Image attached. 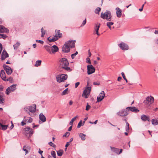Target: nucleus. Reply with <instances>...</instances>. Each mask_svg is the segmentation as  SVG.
I'll use <instances>...</instances> for the list:
<instances>
[{
  "label": "nucleus",
  "instance_id": "f257e3e1",
  "mask_svg": "<svg viewBox=\"0 0 158 158\" xmlns=\"http://www.w3.org/2000/svg\"><path fill=\"white\" fill-rule=\"evenodd\" d=\"M59 66L64 69L65 70L71 71L72 69L68 67L69 65V62L68 60L65 58H63L60 59L59 61Z\"/></svg>",
  "mask_w": 158,
  "mask_h": 158
},
{
  "label": "nucleus",
  "instance_id": "f03ea898",
  "mask_svg": "<svg viewBox=\"0 0 158 158\" xmlns=\"http://www.w3.org/2000/svg\"><path fill=\"white\" fill-rule=\"evenodd\" d=\"M101 17L103 19H106L107 21H111L112 16L109 10H106L104 13L103 12L101 13Z\"/></svg>",
  "mask_w": 158,
  "mask_h": 158
},
{
  "label": "nucleus",
  "instance_id": "7ed1b4c3",
  "mask_svg": "<svg viewBox=\"0 0 158 158\" xmlns=\"http://www.w3.org/2000/svg\"><path fill=\"white\" fill-rule=\"evenodd\" d=\"M154 101V98L152 96H148L146 98V100H144L143 103L146 105V106L148 107L153 103Z\"/></svg>",
  "mask_w": 158,
  "mask_h": 158
},
{
  "label": "nucleus",
  "instance_id": "20e7f679",
  "mask_svg": "<svg viewBox=\"0 0 158 158\" xmlns=\"http://www.w3.org/2000/svg\"><path fill=\"white\" fill-rule=\"evenodd\" d=\"M67 78L68 76L66 74H62L56 77L57 81L59 83L64 82Z\"/></svg>",
  "mask_w": 158,
  "mask_h": 158
},
{
  "label": "nucleus",
  "instance_id": "39448f33",
  "mask_svg": "<svg viewBox=\"0 0 158 158\" xmlns=\"http://www.w3.org/2000/svg\"><path fill=\"white\" fill-rule=\"evenodd\" d=\"M91 87H86L84 90L82 94V97L87 98L89 97L91 91Z\"/></svg>",
  "mask_w": 158,
  "mask_h": 158
},
{
  "label": "nucleus",
  "instance_id": "423d86ee",
  "mask_svg": "<svg viewBox=\"0 0 158 158\" xmlns=\"http://www.w3.org/2000/svg\"><path fill=\"white\" fill-rule=\"evenodd\" d=\"M70 42V41H67V42H66L64 45L63 46L62 48V50L63 52H64L67 53L69 52L70 49V47H71V45H68V44H69V43ZM74 46V43H72V47Z\"/></svg>",
  "mask_w": 158,
  "mask_h": 158
},
{
  "label": "nucleus",
  "instance_id": "0eeeda50",
  "mask_svg": "<svg viewBox=\"0 0 158 158\" xmlns=\"http://www.w3.org/2000/svg\"><path fill=\"white\" fill-rule=\"evenodd\" d=\"M16 84H14L8 87L6 89V94L8 95L10 93L14 91L16 89Z\"/></svg>",
  "mask_w": 158,
  "mask_h": 158
},
{
  "label": "nucleus",
  "instance_id": "6e6552de",
  "mask_svg": "<svg viewBox=\"0 0 158 158\" xmlns=\"http://www.w3.org/2000/svg\"><path fill=\"white\" fill-rule=\"evenodd\" d=\"M129 114V111L126 108L125 109L119 111L117 113V114L120 116L123 117Z\"/></svg>",
  "mask_w": 158,
  "mask_h": 158
},
{
  "label": "nucleus",
  "instance_id": "1a4fd4ad",
  "mask_svg": "<svg viewBox=\"0 0 158 158\" xmlns=\"http://www.w3.org/2000/svg\"><path fill=\"white\" fill-rule=\"evenodd\" d=\"M3 67L7 75H10L12 73V69L10 67L6 64H3Z\"/></svg>",
  "mask_w": 158,
  "mask_h": 158
},
{
  "label": "nucleus",
  "instance_id": "9d476101",
  "mask_svg": "<svg viewBox=\"0 0 158 158\" xmlns=\"http://www.w3.org/2000/svg\"><path fill=\"white\" fill-rule=\"evenodd\" d=\"M87 73L88 75L91 74L95 72V69L92 65H88L87 66Z\"/></svg>",
  "mask_w": 158,
  "mask_h": 158
},
{
  "label": "nucleus",
  "instance_id": "9b49d317",
  "mask_svg": "<svg viewBox=\"0 0 158 158\" xmlns=\"http://www.w3.org/2000/svg\"><path fill=\"white\" fill-rule=\"evenodd\" d=\"M118 46L122 50H127L129 49L128 45L124 42H122L118 44Z\"/></svg>",
  "mask_w": 158,
  "mask_h": 158
},
{
  "label": "nucleus",
  "instance_id": "f8f14e48",
  "mask_svg": "<svg viewBox=\"0 0 158 158\" xmlns=\"http://www.w3.org/2000/svg\"><path fill=\"white\" fill-rule=\"evenodd\" d=\"M25 133L27 135H31L34 133L33 130L29 127H27L24 129Z\"/></svg>",
  "mask_w": 158,
  "mask_h": 158
},
{
  "label": "nucleus",
  "instance_id": "ddd939ff",
  "mask_svg": "<svg viewBox=\"0 0 158 158\" xmlns=\"http://www.w3.org/2000/svg\"><path fill=\"white\" fill-rule=\"evenodd\" d=\"M105 96V94L104 91H102L99 94L98 97H97V102H99L102 101Z\"/></svg>",
  "mask_w": 158,
  "mask_h": 158
},
{
  "label": "nucleus",
  "instance_id": "4468645a",
  "mask_svg": "<svg viewBox=\"0 0 158 158\" xmlns=\"http://www.w3.org/2000/svg\"><path fill=\"white\" fill-rule=\"evenodd\" d=\"M126 109L128 111L130 110L134 113H137L139 111V110L135 106L127 107L126 108Z\"/></svg>",
  "mask_w": 158,
  "mask_h": 158
},
{
  "label": "nucleus",
  "instance_id": "2eb2a0df",
  "mask_svg": "<svg viewBox=\"0 0 158 158\" xmlns=\"http://www.w3.org/2000/svg\"><path fill=\"white\" fill-rule=\"evenodd\" d=\"M9 57L8 54L5 50H3L1 55V59L2 61Z\"/></svg>",
  "mask_w": 158,
  "mask_h": 158
},
{
  "label": "nucleus",
  "instance_id": "dca6fc26",
  "mask_svg": "<svg viewBox=\"0 0 158 158\" xmlns=\"http://www.w3.org/2000/svg\"><path fill=\"white\" fill-rule=\"evenodd\" d=\"M36 107V106L35 104H33L32 106H29L27 109L30 112L33 113L35 112Z\"/></svg>",
  "mask_w": 158,
  "mask_h": 158
},
{
  "label": "nucleus",
  "instance_id": "f3484780",
  "mask_svg": "<svg viewBox=\"0 0 158 158\" xmlns=\"http://www.w3.org/2000/svg\"><path fill=\"white\" fill-rule=\"evenodd\" d=\"M9 32V30L7 29L6 28L4 27L2 25H0V32L3 33L6 32L8 33Z\"/></svg>",
  "mask_w": 158,
  "mask_h": 158
},
{
  "label": "nucleus",
  "instance_id": "a211bd4d",
  "mask_svg": "<svg viewBox=\"0 0 158 158\" xmlns=\"http://www.w3.org/2000/svg\"><path fill=\"white\" fill-rule=\"evenodd\" d=\"M111 149L113 150V151L117 153L118 154H119L121 153L123 151V149H120V150L118 148H112V147H111Z\"/></svg>",
  "mask_w": 158,
  "mask_h": 158
},
{
  "label": "nucleus",
  "instance_id": "6ab92c4d",
  "mask_svg": "<svg viewBox=\"0 0 158 158\" xmlns=\"http://www.w3.org/2000/svg\"><path fill=\"white\" fill-rule=\"evenodd\" d=\"M58 39L55 35L53 37L50 36L48 38V40L50 42H55Z\"/></svg>",
  "mask_w": 158,
  "mask_h": 158
},
{
  "label": "nucleus",
  "instance_id": "aec40b11",
  "mask_svg": "<svg viewBox=\"0 0 158 158\" xmlns=\"http://www.w3.org/2000/svg\"><path fill=\"white\" fill-rule=\"evenodd\" d=\"M6 74L4 71L3 70H2L0 72V76L3 80H5V79H6Z\"/></svg>",
  "mask_w": 158,
  "mask_h": 158
},
{
  "label": "nucleus",
  "instance_id": "412c9836",
  "mask_svg": "<svg viewBox=\"0 0 158 158\" xmlns=\"http://www.w3.org/2000/svg\"><path fill=\"white\" fill-rule=\"evenodd\" d=\"M100 24L99 23H97L96 24L95 26L94 27V30L96 31V34L98 36H99L100 35L98 33V30L100 27Z\"/></svg>",
  "mask_w": 158,
  "mask_h": 158
},
{
  "label": "nucleus",
  "instance_id": "4be33fe9",
  "mask_svg": "<svg viewBox=\"0 0 158 158\" xmlns=\"http://www.w3.org/2000/svg\"><path fill=\"white\" fill-rule=\"evenodd\" d=\"M116 15L117 16L118 18H120L122 15V10L119 8L117 7L116 8Z\"/></svg>",
  "mask_w": 158,
  "mask_h": 158
},
{
  "label": "nucleus",
  "instance_id": "5701e85b",
  "mask_svg": "<svg viewBox=\"0 0 158 158\" xmlns=\"http://www.w3.org/2000/svg\"><path fill=\"white\" fill-rule=\"evenodd\" d=\"M5 102L4 99V98L3 94L1 92H0V103L3 104Z\"/></svg>",
  "mask_w": 158,
  "mask_h": 158
},
{
  "label": "nucleus",
  "instance_id": "b1692460",
  "mask_svg": "<svg viewBox=\"0 0 158 158\" xmlns=\"http://www.w3.org/2000/svg\"><path fill=\"white\" fill-rule=\"evenodd\" d=\"M40 119L43 122H44L46 121V118L45 116L42 113H41L39 116Z\"/></svg>",
  "mask_w": 158,
  "mask_h": 158
},
{
  "label": "nucleus",
  "instance_id": "393cba45",
  "mask_svg": "<svg viewBox=\"0 0 158 158\" xmlns=\"http://www.w3.org/2000/svg\"><path fill=\"white\" fill-rule=\"evenodd\" d=\"M52 54H54L58 51V47L55 45L52 46Z\"/></svg>",
  "mask_w": 158,
  "mask_h": 158
},
{
  "label": "nucleus",
  "instance_id": "a878e982",
  "mask_svg": "<svg viewBox=\"0 0 158 158\" xmlns=\"http://www.w3.org/2000/svg\"><path fill=\"white\" fill-rule=\"evenodd\" d=\"M45 48L46 50L50 54H52V47L48 45L45 46Z\"/></svg>",
  "mask_w": 158,
  "mask_h": 158
},
{
  "label": "nucleus",
  "instance_id": "bb28decb",
  "mask_svg": "<svg viewBox=\"0 0 158 158\" xmlns=\"http://www.w3.org/2000/svg\"><path fill=\"white\" fill-rule=\"evenodd\" d=\"M23 120L25 122H27L29 123H31L32 122L33 119L31 117H28L27 119H26L25 117L23 119Z\"/></svg>",
  "mask_w": 158,
  "mask_h": 158
},
{
  "label": "nucleus",
  "instance_id": "cd10ccee",
  "mask_svg": "<svg viewBox=\"0 0 158 158\" xmlns=\"http://www.w3.org/2000/svg\"><path fill=\"white\" fill-rule=\"evenodd\" d=\"M57 33L55 35L58 39L62 37V34L60 33V30H57Z\"/></svg>",
  "mask_w": 158,
  "mask_h": 158
},
{
  "label": "nucleus",
  "instance_id": "c85d7f7f",
  "mask_svg": "<svg viewBox=\"0 0 158 158\" xmlns=\"http://www.w3.org/2000/svg\"><path fill=\"white\" fill-rule=\"evenodd\" d=\"M141 118L142 121L145 122L147 120V118H148V116L145 114H142L141 116Z\"/></svg>",
  "mask_w": 158,
  "mask_h": 158
},
{
  "label": "nucleus",
  "instance_id": "c756f323",
  "mask_svg": "<svg viewBox=\"0 0 158 158\" xmlns=\"http://www.w3.org/2000/svg\"><path fill=\"white\" fill-rule=\"evenodd\" d=\"M68 41H70V42L69 43V44H68V45H70V46L71 45V46L72 45V43H74V46L73 45V46L72 47H70V48H74L75 47V44L76 42V40H69Z\"/></svg>",
  "mask_w": 158,
  "mask_h": 158
},
{
  "label": "nucleus",
  "instance_id": "7c9ffc66",
  "mask_svg": "<svg viewBox=\"0 0 158 158\" xmlns=\"http://www.w3.org/2000/svg\"><path fill=\"white\" fill-rule=\"evenodd\" d=\"M152 123L153 125H156L158 124V120L156 119H152Z\"/></svg>",
  "mask_w": 158,
  "mask_h": 158
},
{
  "label": "nucleus",
  "instance_id": "2f4dec72",
  "mask_svg": "<svg viewBox=\"0 0 158 158\" xmlns=\"http://www.w3.org/2000/svg\"><path fill=\"white\" fill-rule=\"evenodd\" d=\"M79 136L82 140H85V135L83 133H80L79 134Z\"/></svg>",
  "mask_w": 158,
  "mask_h": 158
},
{
  "label": "nucleus",
  "instance_id": "473e14b6",
  "mask_svg": "<svg viewBox=\"0 0 158 158\" xmlns=\"http://www.w3.org/2000/svg\"><path fill=\"white\" fill-rule=\"evenodd\" d=\"M63 151L62 150H60L57 151V154L58 156H61L63 155Z\"/></svg>",
  "mask_w": 158,
  "mask_h": 158
},
{
  "label": "nucleus",
  "instance_id": "72a5a7b5",
  "mask_svg": "<svg viewBox=\"0 0 158 158\" xmlns=\"http://www.w3.org/2000/svg\"><path fill=\"white\" fill-rule=\"evenodd\" d=\"M41 61L40 60H37L35 62V66L36 67L39 66L41 64Z\"/></svg>",
  "mask_w": 158,
  "mask_h": 158
},
{
  "label": "nucleus",
  "instance_id": "f704fd0d",
  "mask_svg": "<svg viewBox=\"0 0 158 158\" xmlns=\"http://www.w3.org/2000/svg\"><path fill=\"white\" fill-rule=\"evenodd\" d=\"M85 122V121H84L83 122V123L82 124V120H81L79 122V123H78V125H77V128H80L81 127V126L83 125L84 124Z\"/></svg>",
  "mask_w": 158,
  "mask_h": 158
},
{
  "label": "nucleus",
  "instance_id": "c9c22d12",
  "mask_svg": "<svg viewBox=\"0 0 158 158\" xmlns=\"http://www.w3.org/2000/svg\"><path fill=\"white\" fill-rule=\"evenodd\" d=\"M20 44L19 42H17L16 44L13 45V47L15 49H16L19 46Z\"/></svg>",
  "mask_w": 158,
  "mask_h": 158
},
{
  "label": "nucleus",
  "instance_id": "e433bc0d",
  "mask_svg": "<svg viewBox=\"0 0 158 158\" xmlns=\"http://www.w3.org/2000/svg\"><path fill=\"white\" fill-rule=\"evenodd\" d=\"M78 117V116L77 115L74 118H72V119H71V120L69 123V124L70 125H72L73 122L76 120V118Z\"/></svg>",
  "mask_w": 158,
  "mask_h": 158
},
{
  "label": "nucleus",
  "instance_id": "4c0bfd02",
  "mask_svg": "<svg viewBox=\"0 0 158 158\" xmlns=\"http://www.w3.org/2000/svg\"><path fill=\"white\" fill-rule=\"evenodd\" d=\"M101 8L100 7H97L95 10V13L97 14H99V12L101 11Z\"/></svg>",
  "mask_w": 158,
  "mask_h": 158
},
{
  "label": "nucleus",
  "instance_id": "58836bf2",
  "mask_svg": "<svg viewBox=\"0 0 158 158\" xmlns=\"http://www.w3.org/2000/svg\"><path fill=\"white\" fill-rule=\"evenodd\" d=\"M125 121H126V129L127 131L129 130V124L127 122V121L125 119Z\"/></svg>",
  "mask_w": 158,
  "mask_h": 158
},
{
  "label": "nucleus",
  "instance_id": "ea45409f",
  "mask_svg": "<svg viewBox=\"0 0 158 158\" xmlns=\"http://www.w3.org/2000/svg\"><path fill=\"white\" fill-rule=\"evenodd\" d=\"M1 127H2V129L3 130H5L7 129L8 126L6 125H3L2 124L1 125Z\"/></svg>",
  "mask_w": 158,
  "mask_h": 158
},
{
  "label": "nucleus",
  "instance_id": "a19ab883",
  "mask_svg": "<svg viewBox=\"0 0 158 158\" xmlns=\"http://www.w3.org/2000/svg\"><path fill=\"white\" fill-rule=\"evenodd\" d=\"M5 80H4L5 81H9L10 82H12L13 81V78L11 77H10L9 78L6 79V78Z\"/></svg>",
  "mask_w": 158,
  "mask_h": 158
},
{
  "label": "nucleus",
  "instance_id": "79ce46f5",
  "mask_svg": "<svg viewBox=\"0 0 158 158\" xmlns=\"http://www.w3.org/2000/svg\"><path fill=\"white\" fill-rule=\"evenodd\" d=\"M41 32L42 33L41 36L42 37H43L46 31L44 30L43 28H42L41 29Z\"/></svg>",
  "mask_w": 158,
  "mask_h": 158
},
{
  "label": "nucleus",
  "instance_id": "37998d69",
  "mask_svg": "<svg viewBox=\"0 0 158 158\" xmlns=\"http://www.w3.org/2000/svg\"><path fill=\"white\" fill-rule=\"evenodd\" d=\"M51 154L52 156L54 157V158H56V152L54 151H52L51 152Z\"/></svg>",
  "mask_w": 158,
  "mask_h": 158
},
{
  "label": "nucleus",
  "instance_id": "c03bdc74",
  "mask_svg": "<svg viewBox=\"0 0 158 158\" xmlns=\"http://www.w3.org/2000/svg\"><path fill=\"white\" fill-rule=\"evenodd\" d=\"M48 144L50 146L55 148L56 147V145L54 144L52 142H50L48 143Z\"/></svg>",
  "mask_w": 158,
  "mask_h": 158
},
{
  "label": "nucleus",
  "instance_id": "a18cd8bd",
  "mask_svg": "<svg viewBox=\"0 0 158 158\" xmlns=\"http://www.w3.org/2000/svg\"><path fill=\"white\" fill-rule=\"evenodd\" d=\"M1 37H0V39L3 38L4 39H5L7 37L6 35L4 34H1Z\"/></svg>",
  "mask_w": 158,
  "mask_h": 158
},
{
  "label": "nucleus",
  "instance_id": "49530a36",
  "mask_svg": "<svg viewBox=\"0 0 158 158\" xmlns=\"http://www.w3.org/2000/svg\"><path fill=\"white\" fill-rule=\"evenodd\" d=\"M68 90V88H67L65 89L64 90L62 93V94L63 95L66 94H67V92Z\"/></svg>",
  "mask_w": 158,
  "mask_h": 158
},
{
  "label": "nucleus",
  "instance_id": "de8ad7c7",
  "mask_svg": "<svg viewBox=\"0 0 158 158\" xmlns=\"http://www.w3.org/2000/svg\"><path fill=\"white\" fill-rule=\"evenodd\" d=\"M78 54V52H76L75 53L71 55V57L73 59L75 57V56Z\"/></svg>",
  "mask_w": 158,
  "mask_h": 158
},
{
  "label": "nucleus",
  "instance_id": "09e8293b",
  "mask_svg": "<svg viewBox=\"0 0 158 158\" xmlns=\"http://www.w3.org/2000/svg\"><path fill=\"white\" fill-rule=\"evenodd\" d=\"M114 24V23L112 22H108L106 23L107 26H111Z\"/></svg>",
  "mask_w": 158,
  "mask_h": 158
},
{
  "label": "nucleus",
  "instance_id": "8fccbe9b",
  "mask_svg": "<svg viewBox=\"0 0 158 158\" xmlns=\"http://www.w3.org/2000/svg\"><path fill=\"white\" fill-rule=\"evenodd\" d=\"M90 107L91 106L87 103L86 106L85 110L87 111H88L90 109Z\"/></svg>",
  "mask_w": 158,
  "mask_h": 158
},
{
  "label": "nucleus",
  "instance_id": "3c124183",
  "mask_svg": "<svg viewBox=\"0 0 158 158\" xmlns=\"http://www.w3.org/2000/svg\"><path fill=\"white\" fill-rule=\"evenodd\" d=\"M86 19H85L83 22L82 23L81 25V27H82L84 26L85 24L86 23Z\"/></svg>",
  "mask_w": 158,
  "mask_h": 158
},
{
  "label": "nucleus",
  "instance_id": "603ef678",
  "mask_svg": "<svg viewBox=\"0 0 158 158\" xmlns=\"http://www.w3.org/2000/svg\"><path fill=\"white\" fill-rule=\"evenodd\" d=\"M70 135V133L69 132H66L64 135H63V136H65L66 137H68Z\"/></svg>",
  "mask_w": 158,
  "mask_h": 158
},
{
  "label": "nucleus",
  "instance_id": "864d4df0",
  "mask_svg": "<svg viewBox=\"0 0 158 158\" xmlns=\"http://www.w3.org/2000/svg\"><path fill=\"white\" fill-rule=\"evenodd\" d=\"M86 63L88 64H90L91 63V61L90 58L89 57H87L86 58Z\"/></svg>",
  "mask_w": 158,
  "mask_h": 158
},
{
  "label": "nucleus",
  "instance_id": "5fc2aeb1",
  "mask_svg": "<svg viewBox=\"0 0 158 158\" xmlns=\"http://www.w3.org/2000/svg\"><path fill=\"white\" fill-rule=\"evenodd\" d=\"M36 42H38L40 43L41 44H43V43H44V42L43 41H42V40H36Z\"/></svg>",
  "mask_w": 158,
  "mask_h": 158
},
{
  "label": "nucleus",
  "instance_id": "6e6d98bb",
  "mask_svg": "<svg viewBox=\"0 0 158 158\" xmlns=\"http://www.w3.org/2000/svg\"><path fill=\"white\" fill-rule=\"evenodd\" d=\"M26 148L25 146H24L23 147V150L24 151H25L26 152V154H27L28 153V151L25 148Z\"/></svg>",
  "mask_w": 158,
  "mask_h": 158
},
{
  "label": "nucleus",
  "instance_id": "4d7b16f0",
  "mask_svg": "<svg viewBox=\"0 0 158 158\" xmlns=\"http://www.w3.org/2000/svg\"><path fill=\"white\" fill-rule=\"evenodd\" d=\"M80 84V83L79 82H76L75 84V88H77L78 87V86Z\"/></svg>",
  "mask_w": 158,
  "mask_h": 158
},
{
  "label": "nucleus",
  "instance_id": "13d9d810",
  "mask_svg": "<svg viewBox=\"0 0 158 158\" xmlns=\"http://www.w3.org/2000/svg\"><path fill=\"white\" fill-rule=\"evenodd\" d=\"M88 57H90L91 56V53L90 52V50H89L88 51Z\"/></svg>",
  "mask_w": 158,
  "mask_h": 158
},
{
  "label": "nucleus",
  "instance_id": "bf43d9fd",
  "mask_svg": "<svg viewBox=\"0 0 158 158\" xmlns=\"http://www.w3.org/2000/svg\"><path fill=\"white\" fill-rule=\"evenodd\" d=\"M3 87L2 85H0V91H2L3 90Z\"/></svg>",
  "mask_w": 158,
  "mask_h": 158
},
{
  "label": "nucleus",
  "instance_id": "052dcab7",
  "mask_svg": "<svg viewBox=\"0 0 158 158\" xmlns=\"http://www.w3.org/2000/svg\"><path fill=\"white\" fill-rule=\"evenodd\" d=\"M43 152V151H41L40 150V149H39V153L40 154L41 156H42V153Z\"/></svg>",
  "mask_w": 158,
  "mask_h": 158
},
{
  "label": "nucleus",
  "instance_id": "680f3d73",
  "mask_svg": "<svg viewBox=\"0 0 158 158\" xmlns=\"http://www.w3.org/2000/svg\"><path fill=\"white\" fill-rule=\"evenodd\" d=\"M121 74L123 79H125L126 78L124 73L122 72L121 73Z\"/></svg>",
  "mask_w": 158,
  "mask_h": 158
},
{
  "label": "nucleus",
  "instance_id": "e2e57ef3",
  "mask_svg": "<svg viewBox=\"0 0 158 158\" xmlns=\"http://www.w3.org/2000/svg\"><path fill=\"white\" fill-rule=\"evenodd\" d=\"M24 122V121L23 120V121L21 122V124L22 126H23L24 125H25L26 124V123H25Z\"/></svg>",
  "mask_w": 158,
  "mask_h": 158
},
{
  "label": "nucleus",
  "instance_id": "0e129e2a",
  "mask_svg": "<svg viewBox=\"0 0 158 158\" xmlns=\"http://www.w3.org/2000/svg\"><path fill=\"white\" fill-rule=\"evenodd\" d=\"M2 44L0 43V51H2Z\"/></svg>",
  "mask_w": 158,
  "mask_h": 158
},
{
  "label": "nucleus",
  "instance_id": "69168bd1",
  "mask_svg": "<svg viewBox=\"0 0 158 158\" xmlns=\"http://www.w3.org/2000/svg\"><path fill=\"white\" fill-rule=\"evenodd\" d=\"M69 145V142H67L66 144L65 147L66 148H67Z\"/></svg>",
  "mask_w": 158,
  "mask_h": 158
},
{
  "label": "nucleus",
  "instance_id": "338daca9",
  "mask_svg": "<svg viewBox=\"0 0 158 158\" xmlns=\"http://www.w3.org/2000/svg\"><path fill=\"white\" fill-rule=\"evenodd\" d=\"M72 129V125H71L70 127L68 129V131H71Z\"/></svg>",
  "mask_w": 158,
  "mask_h": 158
},
{
  "label": "nucleus",
  "instance_id": "774afa93",
  "mask_svg": "<svg viewBox=\"0 0 158 158\" xmlns=\"http://www.w3.org/2000/svg\"><path fill=\"white\" fill-rule=\"evenodd\" d=\"M122 79V78L121 77H119L118 78V81H120Z\"/></svg>",
  "mask_w": 158,
  "mask_h": 158
}]
</instances>
